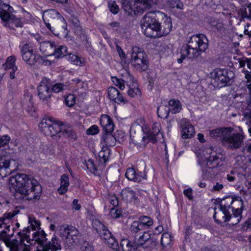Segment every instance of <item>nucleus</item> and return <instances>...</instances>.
I'll use <instances>...</instances> for the list:
<instances>
[{
  "mask_svg": "<svg viewBox=\"0 0 251 251\" xmlns=\"http://www.w3.org/2000/svg\"><path fill=\"white\" fill-rule=\"evenodd\" d=\"M141 25L144 34L153 38L167 35L172 29L171 19L159 11L146 14L141 20Z\"/></svg>",
  "mask_w": 251,
  "mask_h": 251,
  "instance_id": "obj_1",
  "label": "nucleus"
},
{
  "mask_svg": "<svg viewBox=\"0 0 251 251\" xmlns=\"http://www.w3.org/2000/svg\"><path fill=\"white\" fill-rule=\"evenodd\" d=\"M9 182L15 189V198L19 200L35 201L39 200L42 189L34 177L25 174H17L10 177Z\"/></svg>",
  "mask_w": 251,
  "mask_h": 251,
  "instance_id": "obj_2",
  "label": "nucleus"
},
{
  "mask_svg": "<svg viewBox=\"0 0 251 251\" xmlns=\"http://www.w3.org/2000/svg\"><path fill=\"white\" fill-rule=\"evenodd\" d=\"M229 130L225 132L224 137L221 139L222 144L224 147L230 150H235L241 148L245 138L243 132L232 133L233 129L229 127Z\"/></svg>",
  "mask_w": 251,
  "mask_h": 251,
  "instance_id": "obj_3",
  "label": "nucleus"
},
{
  "mask_svg": "<svg viewBox=\"0 0 251 251\" xmlns=\"http://www.w3.org/2000/svg\"><path fill=\"white\" fill-rule=\"evenodd\" d=\"M211 84L215 88H220L230 85L234 73L227 69H216L211 72Z\"/></svg>",
  "mask_w": 251,
  "mask_h": 251,
  "instance_id": "obj_4",
  "label": "nucleus"
},
{
  "mask_svg": "<svg viewBox=\"0 0 251 251\" xmlns=\"http://www.w3.org/2000/svg\"><path fill=\"white\" fill-rule=\"evenodd\" d=\"M13 8L9 4L0 2V18L4 22V25L10 28L14 29V26L16 27L23 26L21 20L16 18L13 14Z\"/></svg>",
  "mask_w": 251,
  "mask_h": 251,
  "instance_id": "obj_5",
  "label": "nucleus"
},
{
  "mask_svg": "<svg viewBox=\"0 0 251 251\" xmlns=\"http://www.w3.org/2000/svg\"><path fill=\"white\" fill-rule=\"evenodd\" d=\"M100 123L105 132L101 137V143H103L107 147L115 146L116 138L111 134L114 127L112 120L108 115H102L100 118Z\"/></svg>",
  "mask_w": 251,
  "mask_h": 251,
  "instance_id": "obj_6",
  "label": "nucleus"
},
{
  "mask_svg": "<svg viewBox=\"0 0 251 251\" xmlns=\"http://www.w3.org/2000/svg\"><path fill=\"white\" fill-rule=\"evenodd\" d=\"M59 235L65 241L68 247L76 245L79 241V232L74 226L62 225L58 227Z\"/></svg>",
  "mask_w": 251,
  "mask_h": 251,
  "instance_id": "obj_7",
  "label": "nucleus"
},
{
  "mask_svg": "<svg viewBox=\"0 0 251 251\" xmlns=\"http://www.w3.org/2000/svg\"><path fill=\"white\" fill-rule=\"evenodd\" d=\"M130 62L138 71H145L148 68L149 62L146 53L143 49L138 47L132 49Z\"/></svg>",
  "mask_w": 251,
  "mask_h": 251,
  "instance_id": "obj_8",
  "label": "nucleus"
},
{
  "mask_svg": "<svg viewBox=\"0 0 251 251\" xmlns=\"http://www.w3.org/2000/svg\"><path fill=\"white\" fill-rule=\"evenodd\" d=\"M39 127L45 135L52 137L57 135L60 138L64 125L61 122H53L50 118L43 119L40 123Z\"/></svg>",
  "mask_w": 251,
  "mask_h": 251,
  "instance_id": "obj_9",
  "label": "nucleus"
},
{
  "mask_svg": "<svg viewBox=\"0 0 251 251\" xmlns=\"http://www.w3.org/2000/svg\"><path fill=\"white\" fill-rule=\"evenodd\" d=\"M18 162L10 158L7 155H5L3 151H0V178L11 174L18 169Z\"/></svg>",
  "mask_w": 251,
  "mask_h": 251,
  "instance_id": "obj_10",
  "label": "nucleus"
},
{
  "mask_svg": "<svg viewBox=\"0 0 251 251\" xmlns=\"http://www.w3.org/2000/svg\"><path fill=\"white\" fill-rule=\"evenodd\" d=\"M134 242V247L137 249L139 247L151 250L156 246L158 244L157 240L151 237V234L148 232H143L139 237L135 236L133 239Z\"/></svg>",
  "mask_w": 251,
  "mask_h": 251,
  "instance_id": "obj_11",
  "label": "nucleus"
},
{
  "mask_svg": "<svg viewBox=\"0 0 251 251\" xmlns=\"http://www.w3.org/2000/svg\"><path fill=\"white\" fill-rule=\"evenodd\" d=\"M42 17L46 27L50 31H52V30L51 29V26L50 22L53 23L56 21L62 22L63 23L62 27L65 30L67 29V25L65 19L56 10L50 9L46 10L44 12Z\"/></svg>",
  "mask_w": 251,
  "mask_h": 251,
  "instance_id": "obj_12",
  "label": "nucleus"
},
{
  "mask_svg": "<svg viewBox=\"0 0 251 251\" xmlns=\"http://www.w3.org/2000/svg\"><path fill=\"white\" fill-rule=\"evenodd\" d=\"M51 82L50 79L44 77L37 87L38 96L40 100L48 102L51 97L50 87Z\"/></svg>",
  "mask_w": 251,
  "mask_h": 251,
  "instance_id": "obj_13",
  "label": "nucleus"
},
{
  "mask_svg": "<svg viewBox=\"0 0 251 251\" xmlns=\"http://www.w3.org/2000/svg\"><path fill=\"white\" fill-rule=\"evenodd\" d=\"M188 43L191 47L195 48L201 53L204 52L208 47V39L203 34L193 35Z\"/></svg>",
  "mask_w": 251,
  "mask_h": 251,
  "instance_id": "obj_14",
  "label": "nucleus"
},
{
  "mask_svg": "<svg viewBox=\"0 0 251 251\" xmlns=\"http://www.w3.org/2000/svg\"><path fill=\"white\" fill-rule=\"evenodd\" d=\"M180 53V58L177 59V62L179 64L181 63L185 58L189 59H196L201 54L195 48L191 47L189 43L182 47Z\"/></svg>",
  "mask_w": 251,
  "mask_h": 251,
  "instance_id": "obj_15",
  "label": "nucleus"
},
{
  "mask_svg": "<svg viewBox=\"0 0 251 251\" xmlns=\"http://www.w3.org/2000/svg\"><path fill=\"white\" fill-rule=\"evenodd\" d=\"M181 137L184 139L191 138L195 133L194 126L186 119H183L180 123Z\"/></svg>",
  "mask_w": 251,
  "mask_h": 251,
  "instance_id": "obj_16",
  "label": "nucleus"
},
{
  "mask_svg": "<svg viewBox=\"0 0 251 251\" xmlns=\"http://www.w3.org/2000/svg\"><path fill=\"white\" fill-rule=\"evenodd\" d=\"M23 240H21V243L16 239L5 241L7 247L10 249L9 251H30L29 245L22 243Z\"/></svg>",
  "mask_w": 251,
  "mask_h": 251,
  "instance_id": "obj_17",
  "label": "nucleus"
},
{
  "mask_svg": "<svg viewBox=\"0 0 251 251\" xmlns=\"http://www.w3.org/2000/svg\"><path fill=\"white\" fill-rule=\"evenodd\" d=\"M40 247L41 249H39L38 251H59L61 249L60 241L55 234L53 235L50 241Z\"/></svg>",
  "mask_w": 251,
  "mask_h": 251,
  "instance_id": "obj_18",
  "label": "nucleus"
},
{
  "mask_svg": "<svg viewBox=\"0 0 251 251\" xmlns=\"http://www.w3.org/2000/svg\"><path fill=\"white\" fill-rule=\"evenodd\" d=\"M125 176L128 180L137 182L146 179L145 172H137L132 168H129L126 170Z\"/></svg>",
  "mask_w": 251,
  "mask_h": 251,
  "instance_id": "obj_19",
  "label": "nucleus"
},
{
  "mask_svg": "<svg viewBox=\"0 0 251 251\" xmlns=\"http://www.w3.org/2000/svg\"><path fill=\"white\" fill-rule=\"evenodd\" d=\"M142 135L137 134L130 136L131 141L137 146L141 148H144L149 142H151L150 138L145 131Z\"/></svg>",
  "mask_w": 251,
  "mask_h": 251,
  "instance_id": "obj_20",
  "label": "nucleus"
},
{
  "mask_svg": "<svg viewBox=\"0 0 251 251\" xmlns=\"http://www.w3.org/2000/svg\"><path fill=\"white\" fill-rule=\"evenodd\" d=\"M28 221L30 226L24 229L22 233L19 232L18 233V235L22 234L27 240L30 236V231L31 230L34 232L36 228H38L40 226V223L38 221L36 220L35 218L34 217L29 216Z\"/></svg>",
  "mask_w": 251,
  "mask_h": 251,
  "instance_id": "obj_21",
  "label": "nucleus"
},
{
  "mask_svg": "<svg viewBox=\"0 0 251 251\" xmlns=\"http://www.w3.org/2000/svg\"><path fill=\"white\" fill-rule=\"evenodd\" d=\"M223 214L224 216L221 218H217L216 212H215L213 215V218L217 223H221L222 222H224L225 223H227V224L229 226H234L240 222L231 215L230 211H229L228 213Z\"/></svg>",
  "mask_w": 251,
  "mask_h": 251,
  "instance_id": "obj_22",
  "label": "nucleus"
},
{
  "mask_svg": "<svg viewBox=\"0 0 251 251\" xmlns=\"http://www.w3.org/2000/svg\"><path fill=\"white\" fill-rule=\"evenodd\" d=\"M120 194L122 200L126 202L133 201L136 203L138 202V197L136 192L130 187H126L123 189Z\"/></svg>",
  "mask_w": 251,
  "mask_h": 251,
  "instance_id": "obj_23",
  "label": "nucleus"
},
{
  "mask_svg": "<svg viewBox=\"0 0 251 251\" xmlns=\"http://www.w3.org/2000/svg\"><path fill=\"white\" fill-rule=\"evenodd\" d=\"M244 103L241 107L243 116L242 120L249 126H251V101L249 100Z\"/></svg>",
  "mask_w": 251,
  "mask_h": 251,
  "instance_id": "obj_24",
  "label": "nucleus"
},
{
  "mask_svg": "<svg viewBox=\"0 0 251 251\" xmlns=\"http://www.w3.org/2000/svg\"><path fill=\"white\" fill-rule=\"evenodd\" d=\"M107 92L108 98L111 101L118 104L126 102V100L122 95L116 88L110 87L108 88Z\"/></svg>",
  "mask_w": 251,
  "mask_h": 251,
  "instance_id": "obj_25",
  "label": "nucleus"
},
{
  "mask_svg": "<svg viewBox=\"0 0 251 251\" xmlns=\"http://www.w3.org/2000/svg\"><path fill=\"white\" fill-rule=\"evenodd\" d=\"M55 45L54 42L44 41V42H41L40 50L46 55H52Z\"/></svg>",
  "mask_w": 251,
  "mask_h": 251,
  "instance_id": "obj_26",
  "label": "nucleus"
},
{
  "mask_svg": "<svg viewBox=\"0 0 251 251\" xmlns=\"http://www.w3.org/2000/svg\"><path fill=\"white\" fill-rule=\"evenodd\" d=\"M101 238L104 240L110 248L114 250H117L119 248L118 243L114 236L108 230V233H105L101 235Z\"/></svg>",
  "mask_w": 251,
  "mask_h": 251,
  "instance_id": "obj_27",
  "label": "nucleus"
},
{
  "mask_svg": "<svg viewBox=\"0 0 251 251\" xmlns=\"http://www.w3.org/2000/svg\"><path fill=\"white\" fill-rule=\"evenodd\" d=\"M92 226L96 232L101 235L105 233H108V228L99 219H94L92 221Z\"/></svg>",
  "mask_w": 251,
  "mask_h": 251,
  "instance_id": "obj_28",
  "label": "nucleus"
},
{
  "mask_svg": "<svg viewBox=\"0 0 251 251\" xmlns=\"http://www.w3.org/2000/svg\"><path fill=\"white\" fill-rule=\"evenodd\" d=\"M233 197H226L221 200L220 202V209L223 214L228 213L229 210L231 209Z\"/></svg>",
  "mask_w": 251,
  "mask_h": 251,
  "instance_id": "obj_29",
  "label": "nucleus"
},
{
  "mask_svg": "<svg viewBox=\"0 0 251 251\" xmlns=\"http://www.w3.org/2000/svg\"><path fill=\"white\" fill-rule=\"evenodd\" d=\"M135 1L134 6L141 10H148L155 3L154 0H132Z\"/></svg>",
  "mask_w": 251,
  "mask_h": 251,
  "instance_id": "obj_30",
  "label": "nucleus"
},
{
  "mask_svg": "<svg viewBox=\"0 0 251 251\" xmlns=\"http://www.w3.org/2000/svg\"><path fill=\"white\" fill-rule=\"evenodd\" d=\"M47 234L45 233L43 230L40 231H34L32 233V240H35L37 242L40 246L45 245L47 242V238H46Z\"/></svg>",
  "mask_w": 251,
  "mask_h": 251,
  "instance_id": "obj_31",
  "label": "nucleus"
},
{
  "mask_svg": "<svg viewBox=\"0 0 251 251\" xmlns=\"http://www.w3.org/2000/svg\"><path fill=\"white\" fill-rule=\"evenodd\" d=\"M206 167L209 169H213L220 166L221 159L219 155L214 153L207 158Z\"/></svg>",
  "mask_w": 251,
  "mask_h": 251,
  "instance_id": "obj_32",
  "label": "nucleus"
},
{
  "mask_svg": "<svg viewBox=\"0 0 251 251\" xmlns=\"http://www.w3.org/2000/svg\"><path fill=\"white\" fill-rule=\"evenodd\" d=\"M70 185L68 176L64 174L60 178V186L58 188L57 191L60 195H63L66 193L68 190V187Z\"/></svg>",
  "mask_w": 251,
  "mask_h": 251,
  "instance_id": "obj_33",
  "label": "nucleus"
},
{
  "mask_svg": "<svg viewBox=\"0 0 251 251\" xmlns=\"http://www.w3.org/2000/svg\"><path fill=\"white\" fill-rule=\"evenodd\" d=\"M160 125L158 123H154L152 126V130H148L146 133L150 138L151 142L152 143H155L157 140L156 136L160 132Z\"/></svg>",
  "mask_w": 251,
  "mask_h": 251,
  "instance_id": "obj_34",
  "label": "nucleus"
},
{
  "mask_svg": "<svg viewBox=\"0 0 251 251\" xmlns=\"http://www.w3.org/2000/svg\"><path fill=\"white\" fill-rule=\"evenodd\" d=\"M131 234L134 237L138 236V235L142 234L143 232L142 225L137 221H133L129 228Z\"/></svg>",
  "mask_w": 251,
  "mask_h": 251,
  "instance_id": "obj_35",
  "label": "nucleus"
},
{
  "mask_svg": "<svg viewBox=\"0 0 251 251\" xmlns=\"http://www.w3.org/2000/svg\"><path fill=\"white\" fill-rule=\"evenodd\" d=\"M169 105L170 106L169 111L172 114L179 113L182 109V105L180 101L177 99H173L169 100Z\"/></svg>",
  "mask_w": 251,
  "mask_h": 251,
  "instance_id": "obj_36",
  "label": "nucleus"
},
{
  "mask_svg": "<svg viewBox=\"0 0 251 251\" xmlns=\"http://www.w3.org/2000/svg\"><path fill=\"white\" fill-rule=\"evenodd\" d=\"M61 137L62 136L65 138H68L70 140L75 141L77 138V136L76 133L73 130L72 127L70 126H66L64 125V127L62 132L60 133Z\"/></svg>",
  "mask_w": 251,
  "mask_h": 251,
  "instance_id": "obj_37",
  "label": "nucleus"
},
{
  "mask_svg": "<svg viewBox=\"0 0 251 251\" xmlns=\"http://www.w3.org/2000/svg\"><path fill=\"white\" fill-rule=\"evenodd\" d=\"M133 1V4H132V2H130L129 1H125L124 2H123V7L126 12H127L129 14H130L132 13V12H134V13L136 14L139 13H142L145 11H140L139 9H138V8L136 7V6H134L135 1Z\"/></svg>",
  "mask_w": 251,
  "mask_h": 251,
  "instance_id": "obj_38",
  "label": "nucleus"
},
{
  "mask_svg": "<svg viewBox=\"0 0 251 251\" xmlns=\"http://www.w3.org/2000/svg\"><path fill=\"white\" fill-rule=\"evenodd\" d=\"M229 128V127H224L219 128H216L211 130L210 131L209 135L210 137L214 138H217L221 137V140L223 139L224 137L225 132H227Z\"/></svg>",
  "mask_w": 251,
  "mask_h": 251,
  "instance_id": "obj_39",
  "label": "nucleus"
},
{
  "mask_svg": "<svg viewBox=\"0 0 251 251\" xmlns=\"http://www.w3.org/2000/svg\"><path fill=\"white\" fill-rule=\"evenodd\" d=\"M67 47L64 46H58L55 45L54 50H53L52 55L55 58H61L67 54Z\"/></svg>",
  "mask_w": 251,
  "mask_h": 251,
  "instance_id": "obj_40",
  "label": "nucleus"
},
{
  "mask_svg": "<svg viewBox=\"0 0 251 251\" xmlns=\"http://www.w3.org/2000/svg\"><path fill=\"white\" fill-rule=\"evenodd\" d=\"M134 242L133 239L129 240L128 239H123L121 242V246L123 251H130L131 250H136V247H134Z\"/></svg>",
  "mask_w": 251,
  "mask_h": 251,
  "instance_id": "obj_41",
  "label": "nucleus"
},
{
  "mask_svg": "<svg viewBox=\"0 0 251 251\" xmlns=\"http://www.w3.org/2000/svg\"><path fill=\"white\" fill-rule=\"evenodd\" d=\"M110 154V149L107 147H103L99 153L100 161L103 164H105L108 161Z\"/></svg>",
  "mask_w": 251,
  "mask_h": 251,
  "instance_id": "obj_42",
  "label": "nucleus"
},
{
  "mask_svg": "<svg viewBox=\"0 0 251 251\" xmlns=\"http://www.w3.org/2000/svg\"><path fill=\"white\" fill-rule=\"evenodd\" d=\"M244 202L240 197L233 198L231 210H236L243 211Z\"/></svg>",
  "mask_w": 251,
  "mask_h": 251,
  "instance_id": "obj_43",
  "label": "nucleus"
},
{
  "mask_svg": "<svg viewBox=\"0 0 251 251\" xmlns=\"http://www.w3.org/2000/svg\"><path fill=\"white\" fill-rule=\"evenodd\" d=\"M68 60L76 65L82 66L85 63L84 59H81L77 55L72 53L69 54Z\"/></svg>",
  "mask_w": 251,
  "mask_h": 251,
  "instance_id": "obj_44",
  "label": "nucleus"
},
{
  "mask_svg": "<svg viewBox=\"0 0 251 251\" xmlns=\"http://www.w3.org/2000/svg\"><path fill=\"white\" fill-rule=\"evenodd\" d=\"M137 221L139 222L141 225H142L143 227L144 226H150L153 224L152 220L150 217L146 216H141Z\"/></svg>",
  "mask_w": 251,
  "mask_h": 251,
  "instance_id": "obj_45",
  "label": "nucleus"
},
{
  "mask_svg": "<svg viewBox=\"0 0 251 251\" xmlns=\"http://www.w3.org/2000/svg\"><path fill=\"white\" fill-rule=\"evenodd\" d=\"M169 109L165 106H160L157 108V114L159 117L167 118L169 116Z\"/></svg>",
  "mask_w": 251,
  "mask_h": 251,
  "instance_id": "obj_46",
  "label": "nucleus"
},
{
  "mask_svg": "<svg viewBox=\"0 0 251 251\" xmlns=\"http://www.w3.org/2000/svg\"><path fill=\"white\" fill-rule=\"evenodd\" d=\"M171 242V236L169 233L165 232L162 234L161 239V244L163 247L169 245Z\"/></svg>",
  "mask_w": 251,
  "mask_h": 251,
  "instance_id": "obj_47",
  "label": "nucleus"
},
{
  "mask_svg": "<svg viewBox=\"0 0 251 251\" xmlns=\"http://www.w3.org/2000/svg\"><path fill=\"white\" fill-rule=\"evenodd\" d=\"M16 57L14 56H10L7 58L6 62L4 61V70L6 69L13 68L17 67L15 64Z\"/></svg>",
  "mask_w": 251,
  "mask_h": 251,
  "instance_id": "obj_48",
  "label": "nucleus"
},
{
  "mask_svg": "<svg viewBox=\"0 0 251 251\" xmlns=\"http://www.w3.org/2000/svg\"><path fill=\"white\" fill-rule=\"evenodd\" d=\"M168 4L171 8H183V4L180 0H169Z\"/></svg>",
  "mask_w": 251,
  "mask_h": 251,
  "instance_id": "obj_49",
  "label": "nucleus"
},
{
  "mask_svg": "<svg viewBox=\"0 0 251 251\" xmlns=\"http://www.w3.org/2000/svg\"><path fill=\"white\" fill-rule=\"evenodd\" d=\"M41 60L42 57L40 55L33 53L30 59L27 61V64L29 65H34Z\"/></svg>",
  "mask_w": 251,
  "mask_h": 251,
  "instance_id": "obj_50",
  "label": "nucleus"
},
{
  "mask_svg": "<svg viewBox=\"0 0 251 251\" xmlns=\"http://www.w3.org/2000/svg\"><path fill=\"white\" fill-rule=\"evenodd\" d=\"M65 86L63 84L61 83H56L54 84H52L51 85V88L50 89V90L51 91V93L52 92L54 93H59L63 90H64V87Z\"/></svg>",
  "mask_w": 251,
  "mask_h": 251,
  "instance_id": "obj_51",
  "label": "nucleus"
},
{
  "mask_svg": "<svg viewBox=\"0 0 251 251\" xmlns=\"http://www.w3.org/2000/svg\"><path fill=\"white\" fill-rule=\"evenodd\" d=\"M20 47L22 54L33 51L34 46H31L30 44L27 43L26 42L23 46H20Z\"/></svg>",
  "mask_w": 251,
  "mask_h": 251,
  "instance_id": "obj_52",
  "label": "nucleus"
},
{
  "mask_svg": "<svg viewBox=\"0 0 251 251\" xmlns=\"http://www.w3.org/2000/svg\"><path fill=\"white\" fill-rule=\"evenodd\" d=\"M108 8L111 12L114 14H117L119 8L116 2L114 1H110L108 3Z\"/></svg>",
  "mask_w": 251,
  "mask_h": 251,
  "instance_id": "obj_53",
  "label": "nucleus"
},
{
  "mask_svg": "<svg viewBox=\"0 0 251 251\" xmlns=\"http://www.w3.org/2000/svg\"><path fill=\"white\" fill-rule=\"evenodd\" d=\"M65 101L68 106H73L75 102V97L73 94H69L65 98Z\"/></svg>",
  "mask_w": 251,
  "mask_h": 251,
  "instance_id": "obj_54",
  "label": "nucleus"
},
{
  "mask_svg": "<svg viewBox=\"0 0 251 251\" xmlns=\"http://www.w3.org/2000/svg\"><path fill=\"white\" fill-rule=\"evenodd\" d=\"M110 214L113 218H118L122 216L123 212L118 208H112L110 212Z\"/></svg>",
  "mask_w": 251,
  "mask_h": 251,
  "instance_id": "obj_55",
  "label": "nucleus"
},
{
  "mask_svg": "<svg viewBox=\"0 0 251 251\" xmlns=\"http://www.w3.org/2000/svg\"><path fill=\"white\" fill-rule=\"evenodd\" d=\"M86 165L88 170L91 173H95L97 171V168L92 159H89L86 162Z\"/></svg>",
  "mask_w": 251,
  "mask_h": 251,
  "instance_id": "obj_56",
  "label": "nucleus"
},
{
  "mask_svg": "<svg viewBox=\"0 0 251 251\" xmlns=\"http://www.w3.org/2000/svg\"><path fill=\"white\" fill-rule=\"evenodd\" d=\"M70 21L72 25V26L75 28H76L78 30L81 29V27L80 26V22L78 19L76 17H72Z\"/></svg>",
  "mask_w": 251,
  "mask_h": 251,
  "instance_id": "obj_57",
  "label": "nucleus"
},
{
  "mask_svg": "<svg viewBox=\"0 0 251 251\" xmlns=\"http://www.w3.org/2000/svg\"><path fill=\"white\" fill-rule=\"evenodd\" d=\"M128 95L131 97L134 98L136 96L140 95V90L138 88H129L127 91Z\"/></svg>",
  "mask_w": 251,
  "mask_h": 251,
  "instance_id": "obj_58",
  "label": "nucleus"
},
{
  "mask_svg": "<svg viewBox=\"0 0 251 251\" xmlns=\"http://www.w3.org/2000/svg\"><path fill=\"white\" fill-rule=\"evenodd\" d=\"M10 140V138L8 135H3L0 136V147L4 146L7 144Z\"/></svg>",
  "mask_w": 251,
  "mask_h": 251,
  "instance_id": "obj_59",
  "label": "nucleus"
},
{
  "mask_svg": "<svg viewBox=\"0 0 251 251\" xmlns=\"http://www.w3.org/2000/svg\"><path fill=\"white\" fill-rule=\"evenodd\" d=\"M99 128L96 125H93L87 130V134L95 135L99 132Z\"/></svg>",
  "mask_w": 251,
  "mask_h": 251,
  "instance_id": "obj_60",
  "label": "nucleus"
},
{
  "mask_svg": "<svg viewBox=\"0 0 251 251\" xmlns=\"http://www.w3.org/2000/svg\"><path fill=\"white\" fill-rule=\"evenodd\" d=\"M232 213L231 215L234 217V218H236L238 220L241 221L242 218V212L243 211L237 210H231Z\"/></svg>",
  "mask_w": 251,
  "mask_h": 251,
  "instance_id": "obj_61",
  "label": "nucleus"
},
{
  "mask_svg": "<svg viewBox=\"0 0 251 251\" xmlns=\"http://www.w3.org/2000/svg\"><path fill=\"white\" fill-rule=\"evenodd\" d=\"M113 82L115 85L118 86L121 90H124L125 85L123 83V80L118 79L117 77L113 78Z\"/></svg>",
  "mask_w": 251,
  "mask_h": 251,
  "instance_id": "obj_62",
  "label": "nucleus"
},
{
  "mask_svg": "<svg viewBox=\"0 0 251 251\" xmlns=\"http://www.w3.org/2000/svg\"><path fill=\"white\" fill-rule=\"evenodd\" d=\"M116 50L117 52L118 53L120 58L122 59V60H126V54L125 53L124 51L121 48V47L119 46L118 45L116 44Z\"/></svg>",
  "mask_w": 251,
  "mask_h": 251,
  "instance_id": "obj_63",
  "label": "nucleus"
},
{
  "mask_svg": "<svg viewBox=\"0 0 251 251\" xmlns=\"http://www.w3.org/2000/svg\"><path fill=\"white\" fill-rule=\"evenodd\" d=\"M1 229V230H0L1 232L0 235L1 236H6L7 231H9L10 230V226L7 225L6 221H5L4 224L3 225V228Z\"/></svg>",
  "mask_w": 251,
  "mask_h": 251,
  "instance_id": "obj_64",
  "label": "nucleus"
}]
</instances>
